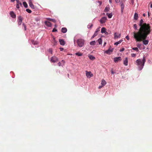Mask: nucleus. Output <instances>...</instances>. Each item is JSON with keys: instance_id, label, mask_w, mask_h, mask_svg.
Masks as SVG:
<instances>
[{"instance_id": "nucleus-46", "label": "nucleus", "mask_w": 152, "mask_h": 152, "mask_svg": "<svg viewBox=\"0 0 152 152\" xmlns=\"http://www.w3.org/2000/svg\"><path fill=\"white\" fill-rule=\"evenodd\" d=\"M126 38L128 40H129V37L128 36H127L126 37Z\"/></svg>"}, {"instance_id": "nucleus-20", "label": "nucleus", "mask_w": 152, "mask_h": 152, "mask_svg": "<svg viewBox=\"0 0 152 152\" xmlns=\"http://www.w3.org/2000/svg\"><path fill=\"white\" fill-rule=\"evenodd\" d=\"M29 6L32 8V9H34V5L33 4L32 2L31 1H29Z\"/></svg>"}, {"instance_id": "nucleus-30", "label": "nucleus", "mask_w": 152, "mask_h": 152, "mask_svg": "<svg viewBox=\"0 0 152 152\" xmlns=\"http://www.w3.org/2000/svg\"><path fill=\"white\" fill-rule=\"evenodd\" d=\"M132 50H135L136 51L138 52L139 51V50L137 48H132Z\"/></svg>"}, {"instance_id": "nucleus-16", "label": "nucleus", "mask_w": 152, "mask_h": 152, "mask_svg": "<svg viewBox=\"0 0 152 152\" xmlns=\"http://www.w3.org/2000/svg\"><path fill=\"white\" fill-rule=\"evenodd\" d=\"M138 18V16L137 13H135L134 14V19L135 20H137Z\"/></svg>"}, {"instance_id": "nucleus-51", "label": "nucleus", "mask_w": 152, "mask_h": 152, "mask_svg": "<svg viewBox=\"0 0 152 152\" xmlns=\"http://www.w3.org/2000/svg\"><path fill=\"white\" fill-rule=\"evenodd\" d=\"M111 72L112 74H114V72L113 71H111Z\"/></svg>"}, {"instance_id": "nucleus-43", "label": "nucleus", "mask_w": 152, "mask_h": 152, "mask_svg": "<svg viewBox=\"0 0 152 152\" xmlns=\"http://www.w3.org/2000/svg\"><path fill=\"white\" fill-rule=\"evenodd\" d=\"M61 63L60 62H59L58 63V65L59 66H60L61 65Z\"/></svg>"}, {"instance_id": "nucleus-17", "label": "nucleus", "mask_w": 152, "mask_h": 152, "mask_svg": "<svg viewBox=\"0 0 152 152\" xmlns=\"http://www.w3.org/2000/svg\"><path fill=\"white\" fill-rule=\"evenodd\" d=\"M113 52V50H111L108 49V50L106 51L105 53L108 54H110V53Z\"/></svg>"}, {"instance_id": "nucleus-12", "label": "nucleus", "mask_w": 152, "mask_h": 152, "mask_svg": "<svg viewBox=\"0 0 152 152\" xmlns=\"http://www.w3.org/2000/svg\"><path fill=\"white\" fill-rule=\"evenodd\" d=\"M45 24L46 26H47L48 27H51L52 26V24H51V23L49 21H45Z\"/></svg>"}, {"instance_id": "nucleus-37", "label": "nucleus", "mask_w": 152, "mask_h": 152, "mask_svg": "<svg viewBox=\"0 0 152 152\" xmlns=\"http://www.w3.org/2000/svg\"><path fill=\"white\" fill-rule=\"evenodd\" d=\"M131 56L132 57H135L136 56V54L134 53H132L131 54Z\"/></svg>"}, {"instance_id": "nucleus-28", "label": "nucleus", "mask_w": 152, "mask_h": 152, "mask_svg": "<svg viewBox=\"0 0 152 152\" xmlns=\"http://www.w3.org/2000/svg\"><path fill=\"white\" fill-rule=\"evenodd\" d=\"M96 44V42L95 41H93L91 42L90 44L91 45H94Z\"/></svg>"}, {"instance_id": "nucleus-27", "label": "nucleus", "mask_w": 152, "mask_h": 152, "mask_svg": "<svg viewBox=\"0 0 152 152\" xmlns=\"http://www.w3.org/2000/svg\"><path fill=\"white\" fill-rule=\"evenodd\" d=\"M75 54L76 55L78 56H81L82 55V54L79 52L76 53Z\"/></svg>"}, {"instance_id": "nucleus-50", "label": "nucleus", "mask_w": 152, "mask_h": 152, "mask_svg": "<svg viewBox=\"0 0 152 152\" xmlns=\"http://www.w3.org/2000/svg\"><path fill=\"white\" fill-rule=\"evenodd\" d=\"M109 2L110 3H111L112 2V0H109Z\"/></svg>"}, {"instance_id": "nucleus-26", "label": "nucleus", "mask_w": 152, "mask_h": 152, "mask_svg": "<svg viewBox=\"0 0 152 152\" xmlns=\"http://www.w3.org/2000/svg\"><path fill=\"white\" fill-rule=\"evenodd\" d=\"M98 41L99 44H101L102 43V40L101 38H99L98 39Z\"/></svg>"}, {"instance_id": "nucleus-23", "label": "nucleus", "mask_w": 152, "mask_h": 152, "mask_svg": "<svg viewBox=\"0 0 152 152\" xmlns=\"http://www.w3.org/2000/svg\"><path fill=\"white\" fill-rule=\"evenodd\" d=\"M23 4L25 7L27 8L28 7L27 4L25 1H24L23 2Z\"/></svg>"}, {"instance_id": "nucleus-9", "label": "nucleus", "mask_w": 152, "mask_h": 152, "mask_svg": "<svg viewBox=\"0 0 152 152\" xmlns=\"http://www.w3.org/2000/svg\"><path fill=\"white\" fill-rule=\"evenodd\" d=\"M22 21V19L21 16H20L18 17V24L19 25H20L21 24Z\"/></svg>"}, {"instance_id": "nucleus-40", "label": "nucleus", "mask_w": 152, "mask_h": 152, "mask_svg": "<svg viewBox=\"0 0 152 152\" xmlns=\"http://www.w3.org/2000/svg\"><path fill=\"white\" fill-rule=\"evenodd\" d=\"M93 26V25L92 24H91V25H88V28H91Z\"/></svg>"}, {"instance_id": "nucleus-6", "label": "nucleus", "mask_w": 152, "mask_h": 152, "mask_svg": "<svg viewBox=\"0 0 152 152\" xmlns=\"http://www.w3.org/2000/svg\"><path fill=\"white\" fill-rule=\"evenodd\" d=\"M107 19L106 17H103L100 20V22L101 24L105 22Z\"/></svg>"}, {"instance_id": "nucleus-7", "label": "nucleus", "mask_w": 152, "mask_h": 152, "mask_svg": "<svg viewBox=\"0 0 152 152\" xmlns=\"http://www.w3.org/2000/svg\"><path fill=\"white\" fill-rule=\"evenodd\" d=\"M114 61L115 62H118L119 61H120L121 60V57H116L114 58Z\"/></svg>"}, {"instance_id": "nucleus-33", "label": "nucleus", "mask_w": 152, "mask_h": 152, "mask_svg": "<svg viewBox=\"0 0 152 152\" xmlns=\"http://www.w3.org/2000/svg\"><path fill=\"white\" fill-rule=\"evenodd\" d=\"M107 15H108V17L109 18H111L112 16V15L111 13H110L109 14L107 13Z\"/></svg>"}, {"instance_id": "nucleus-35", "label": "nucleus", "mask_w": 152, "mask_h": 152, "mask_svg": "<svg viewBox=\"0 0 152 152\" xmlns=\"http://www.w3.org/2000/svg\"><path fill=\"white\" fill-rule=\"evenodd\" d=\"M133 26L134 28L136 30H137V24H134Z\"/></svg>"}, {"instance_id": "nucleus-53", "label": "nucleus", "mask_w": 152, "mask_h": 152, "mask_svg": "<svg viewBox=\"0 0 152 152\" xmlns=\"http://www.w3.org/2000/svg\"><path fill=\"white\" fill-rule=\"evenodd\" d=\"M143 16L145 17V13L143 14Z\"/></svg>"}, {"instance_id": "nucleus-32", "label": "nucleus", "mask_w": 152, "mask_h": 152, "mask_svg": "<svg viewBox=\"0 0 152 152\" xmlns=\"http://www.w3.org/2000/svg\"><path fill=\"white\" fill-rule=\"evenodd\" d=\"M32 43L34 44V45H36L37 44V42L36 41H34V40H31Z\"/></svg>"}, {"instance_id": "nucleus-13", "label": "nucleus", "mask_w": 152, "mask_h": 152, "mask_svg": "<svg viewBox=\"0 0 152 152\" xmlns=\"http://www.w3.org/2000/svg\"><path fill=\"white\" fill-rule=\"evenodd\" d=\"M59 42H60V45H64L65 44V42L63 39H59Z\"/></svg>"}, {"instance_id": "nucleus-36", "label": "nucleus", "mask_w": 152, "mask_h": 152, "mask_svg": "<svg viewBox=\"0 0 152 152\" xmlns=\"http://www.w3.org/2000/svg\"><path fill=\"white\" fill-rule=\"evenodd\" d=\"M22 25H23V27L24 29V30L25 31H26V25L23 23Z\"/></svg>"}, {"instance_id": "nucleus-29", "label": "nucleus", "mask_w": 152, "mask_h": 152, "mask_svg": "<svg viewBox=\"0 0 152 152\" xmlns=\"http://www.w3.org/2000/svg\"><path fill=\"white\" fill-rule=\"evenodd\" d=\"M109 7H106L105 8V9L104 10V12H108L109 11Z\"/></svg>"}, {"instance_id": "nucleus-52", "label": "nucleus", "mask_w": 152, "mask_h": 152, "mask_svg": "<svg viewBox=\"0 0 152 152\" xmlns=\"http://www.w3.org/2000/svg\"><path fill=\"white\" fill-rule=\"evenodd\" d=\"M148 17H149L150 15V13L149 12H148Z\"/></svg>"}, {"instance_id": "nucleus-14", "label": "nucleus", "mask_w": 152, "mask_h": 152, "mask_svg": "<svg viewBox=\"0 0 152 152\" xmlns=\"http://www.w3.org/2000/svg\"><path fill=\"white\" fill-rule=\"evenodd\" d=\"M101 32L102 33H105V34H107V32L106 31V29L104 27H102L101 30Z\"/></svg>"}, {"instance_id": "nucleus-5", "label": "nucleus", "mask_w": 152, "mask_h": 152, "mask_svg": "<svg viewBox=\"0 0 152 152\" xmlns=\"http://www.w3.org/2000/svg\"><path fill=\"white\" fill-rule=\"evenodd\" d=\"M86 75L87 77L89 78L93 76V75L91 72L86 71Z\"/></svg>"}, {"instance_id": "nucleus-19", "label": "nucleus", "mask_w": 152, "mask_h": 152, "mask_svg": "<svg viewBox=\"0 0 152 152\" xmlns=\"http://www.w3.org/2000/svg\"><path fill=\"white\" fill-rule=\"evenodd\" d=\"M101 84L102 85V86H104L106 84V82L104 80L102 79L101 81Z\"/></svg>"}, {"instance_id": "nucleus-45", "label": "nucleus", "mask_w": 152, "mask_h": 152, "mask_svg": "<svg viewBox=\"0 0 152 152\" xmlns=\"http://www.w3.org/2000/svg\"><path fill=\"white\" fill-rule=\"evenodd\" d=\"M115 0V2L117 3H119L120 1V0Z\"/></svg>"}, {"instance_id": "nucleus-48", "label": "nucleus", "mask_w": 152, "mask_h": 152, "mask_svg": "<svg viewBox=\"0 0 152 152\" xmlns=\"http://www.w3.org/2000/svg\"><path fill=\"white\" fill-rule=\"evenodd\" d=\"M103 86H102H102H99V89H100V88H102Z\"/></svg>"}, {"instance_id": "nucleus-25", "label": "nucleus", "mask_w": 152, "mask_h": 152, "mask_svg": "<svg viewBox=\"0 0 152 152\" xmlns=\"http://www.w3.org/2000/svg\"><path fill=\"white\" fill-rule=\"evenodd\" d=\"M89 58L92 60H93L94 59H95V58L92 55H90L89 56Z\"/></svg>"}, {"instance_id": "nucleus-11", "label": "nucleus", "mask_w": 152, "mask_h": 152, "mask_svg": "<svg viewBox=\"0 0 152 152\" xmlns=\"http://www.w3.org/2000/svg\"><path fill=\"white\" fill-rule=\"evenodd\" d=\"M124 64L126 66H127L128 65V58H125V59L124 61Z\"/></svg>"}, {"instance_id": "nucleus-24", "label": "nucleus", "mask_w": 152, "mask_h": 152, "mask_svg": "<svg viewBox=\"0 0 152 152\" xmlns=\"http://www.w3.org/2000/svg\"><path fill=\"white\" fill-rule=\"evenodd\" d=\"M122 40H120L119 41H118V42H115L114 43V45H117L118 44L122 42Z\"/></svg>"}, {"instance_id": "nucleus-41", "label": "nucleus", "mask_w": 152, "mask_h": 152, "mask_svg": "<svg viewBox=\"0 0 152 152\" xmlns=\"http://www.w3.org/2000/svg\"><path fill=\"white\" fill-rule=\"evenodd\" d=\"M125 49L124 48H122L121 49H120V51L122 52Z\"/></svg>"}, {"instance_id": "nucleus-18", "label": "nucleus", "mask_w": 152, "mask_h": 152, "mask_svg": "<svg viewBox=\"0 0 152 152\" xmlns=\"http://www.w3.org/2000/svg\"><path fill=\"white\" fill-rule=\"evenodd\" d=\"M20 6L21 7L22 6V5L21 2L20 1L18 4H16V8L17 9H19L20 8Z\"/></svg>"}, {"instance_id": "nucleus-31", "label": "nucleus", "mask_w": 152, "mask_h": 152, "mask_svg": "<svg viewBox=\"0 0 152 152\" xmlns=\"http://www.w3.org/2000/svg\"><path fill=\"white\" fill-rule=\"evenodd\" d=\"M121 12H123V10L124 9V5L123 3L121 4Z\"/></svg>"}, {"instance_id": "nucleus-57", "label": "nucleus", "mask_w": 152, "mask_h": 152, "mask_svg": "<svg viewBox=\"0 0 152 152\" xmlns=\"http://www.w3.org/2000/svg\"><path fill=\"white\" fill-rule=\"evenodd\" d=\"M100 2V4L101 5L102 4V3H101V2Z\"/></svg>"}, {"instance_id": "nucleus-55", "label": "nucleus", "mask_w": 152, "mask_h": 152, "mask_svg": "<svg viewBox=\"0 0 152 152\" xmlns=\"http://www.w3.org/2000/svg\"><path fill=\"white\" fill-rule=\"evenodd\" d=\"M49 50L50 52H52L51 50H50V49H49Z\"/></svg>"}, {"instance_id": "nucleus-3", "label": "nucleus", "mask_w": 152, "mask_h": 152, "mask_svg": "<svg viewBox=\"0 0 152 152\" xmlns=\"http://www.w3.org/2000/svg\"><path fill=\"white\" fill-rule=\"evenodd\" d=\"M84 40L82 39H79L77 41V43L78 46L80 47L83 46L84 44Z\"/></svg>"}, {"instance_id": "nucleus-4", "label": "nucleus", "mask_w": 152, "mask_h": 152, "mask_svg": "<svg viewBox=\"0 0 152 152\" xmlns=\"http://www.w3.org/2000/svg\"><path fill=\"white\" fill-rule=\"evenodd\" d=\"M50 61L52 62L55 63L58 61V59L56 57L53 56L51 58Z\"/></svg>"}, {"instance_id": "nucleus-49", "label": "nucleus", "mask_w": 152, "mask_h": 152, "mask_svg": "<svg viewBox=\"0 0 152 152\" xmlns=\"http://www.w3.org/2000/svg\"><path fill=\"white\" fill-rule=\"evenodd\" d=\"M60 49L61 51H62L63 50V48H60Z\"/></svg>"}, {"instance_id": "nucleus-15", "label": "nucleus", "mask_w": 152, "mask_h": 152, "mask_svg": "<svg viewBox=\"0 0 152 152\" xmlns=\"http://www.w3.org/2000/svg\"><path fill=\"white\" fill-rule=\"evenodd\" d=\"M61 31L62 33H65L67 31V29L65 27L62 28L61 29Z\"/></svg>"}, {"instance_id": "nucleus-56", "label": "nucleus", "mask_w": 152, "mask_h": 152, "mask_svg": "<svg viewBox=\"0 0 152 152\" xmlns=\"http://www.w3.org/2000/svg\"><path fill=\"white\" fill-rule=\"evenodd\" d=\"M106 42H105L104 44V45L105 44H106Z\"/></svg>"}, {"instance_id": "nucleus-21", "label": "nucleus", "mask_w": 152, "mask_h": 152, "mask_svg": "<svg viewBox=\"0 0 152 152\" xmlns=\"http://www.w3.org/2000/svg\"><path fill=\"white\" fill-rule=\"evenodd\" d=\"M47 19L48 20L51 21L54 23H56V20L54 19H52L50 18H47Z\"/></svg>"}, {"instance_id": "nucleus-2", "label": "nucleus", "mask_w": 152, "mask_h": 152, "mask_svg": "<svg viewBox=\"0 0 152 152\" xmlns=\"http://www.w3.org/2000/svg\"><path fill=\"white\" fill-rule=\"evenodd\" d=\"M145 62V59L144 57L142 61L140 59H138L136 61L137 65L138 66L140 70H141L143 68Z\"/></svg>"}, {"instance_id": "nucleus-54", "label": "nucleus", "mask_w": 152, "mask_h": 152, "mask_svg": "<svg viewBox=\"0 0 152 152\" xmlns=\"http://www.w3.org/2000/svg\"><path fill=\"white\" fill-rule=\"evenodd\" d=\"M151 7L152 8V4L151 5Z\"/></svg>"}, {"instance_id": "nucleus-22", "label": "nucleus", "mask_w": 152, "mask_h": 152, "mask_svg": "<svg viewBox=\"0 0 152 152\" xmlns=\"http://www.w3.org/2000/svg\"><path fill=\"white\" fill-rule=\"evenodd\" d=\"M100 31V28H98L96 29V31H95L94 34H96V35H97L98 34V32Z\"/></svg>"}, {"instance_id": "nucleus-39", "label": "nucleus", "mask_w": 152, "mask_h": 152, "mask_svg": "<svg viewBox=\"0 0 152 152\" xmlns=\"http://www.w3.org/2000/svg\"><path fill=\"white\" fill-rule=\"evenodd\" d=\"M57 31V30L56 28H54L52 30V32H55Z\"/></svg>"}, {"instance_id": "nucleus-44", "label": "nucleus", "mask_w": 152, "mask_h": 152, "mask_svg": "<svg viewBox=\"0 0 152 152\" xmlns=\"http://www.w3.org/2000/svg\"><path fill=\"white\" fill-rule=\"evenodd\" d=\"M96 34H94V35L91 38H94L95 37H96Z\"/></svg>"}, {"instance_id": "nucleus-42", "label": "nucleus", "mask_w": 152, "mask_h": 152, "mask_svg": "<svg viewBox=\"0 0 152 152\" xmlns=\"http://www.w3.org/2000/svg\"><path fill=\"white\" fill-rule=\"evenodd\" d=\"M61 63H62L63 65H64V63L65 62V61L64 60H62L61 61Z\"/></svg>"}, {"instance_id": "nucleus-34", "label": "nucleus", "mask_w": 152, "mask_h": 152, "mask_svg": "<svg viewBox=\"0 0 152 152\" xmlns=\"http://www.w3.org/2000/svg\"><path fill=\"white\" fill-rule=\"evenodd\" d=\"M26 11L27 12H28V13H31V10L28 9H26Z\"/></svg>"}, {"instance_id": "nucleus-1", "label": "nucleus", "mask_w": 152, "mask_h": 152, "mask_svg": "<svg viewBox=\"0 0 152 152\" xmlns=\"http://www.w3.org/2000/svg\"><path fill=\"white\" fill-rule=\"evenodd\" d=\"M139 26L140 28L137 32H134V37L137 42L143 41L145 45L148 44V41L146 40L148 35L150 33L151 26L149 24L144 23L142 19L140 21Z\"/></svg>"}, {"instance_id": "nucleus-8", "label": "nucleus", "mask_w": 152, "mask_h": 152, "mask_svg": "<svg viewBox=\"0 0 152 152\" xmlns=\"http://www.w3.org/2000/svg\"><path fill=\"white\" fill-rule=\"evenodd\" d=\"M121 34H117L116 32L114 33V39H116L118 38H120L121 37Z\"/></svg>"}, {"instance_id": "nucleus-38", "label": "nucleus", "mask_w": 152, "mask_h": 152, "mask_svg": "<svg viewBox=\"0 0 152 152\" xmlns=\"http://www.w3.org/2000/svg\"><path fill=\"white\" fill-rule=\"evenodd\" d=\"M141 45V44H140L138 43L137 45V46L139 48H140Z\"/></svg>"}, {"instance_id": "nucleus-47", "label": "nucleus", "mask_w": 152, "mask_h": 152, "mask_svg": "<svg viewBox=\"0 0 152 152\" xmlns=\"http://www.w3.org/2000/svg\"><path fill=\"white\" fill-rule=\"evenodd\" d=\"M16 1V4H18L19 3L20 1L19 0H15Z\"/></svg>"}, {"instance_id": "nucleus-10", "label": "nucleus", "mask_w": 152, "mask_h": 152, "mask_svg": "<svg viewBox=\"0 0 152 152\" xmlns=\"http://www.w3.org/2000/svg\"><path fill=\"white\" fill-rule=\"evenodd\" d=\"M10 15L13 18H15L16 17L15 14L13 12L11 11L10 12Z\"/></svg>"}]
</instances>
